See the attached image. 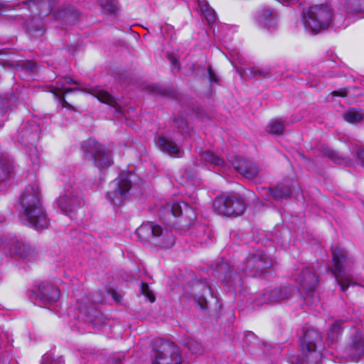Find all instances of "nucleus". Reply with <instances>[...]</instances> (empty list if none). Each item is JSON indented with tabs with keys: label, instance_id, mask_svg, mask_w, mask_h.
<instances>
[{
	"label": "nucleus",
	"instance_id": "412c9836",
	"mask_svg": "<svg viewBox=\"0 0 364 364\" xmlns=\"http://www.w3.org/2000/svg\"><path fill=\"white\" fill-rule=\"evenodd\" d=\"M228 160L239 173L247 178H253L258 174V168L252 162L240 159L232 161L230 159H228Z\"/></svg>",
	"mask_w": 364,
	"mask_h": 364
},
{
	"label": "nucleus",
	"instance_id": "bb28decb",
	"mask_svg": "<svg viewBox=\"0 0 364 364\" xmlns=\"http://www.w3.org/2000/svg\"><path fill=\"white\" fill-rule=\"evenodd\" d=\"M183 345L193 354L200 355L203 353L202 344L196 338H186Z\"/></svg>",
	"mask_w": 364,
	"mask_h": 364
},
{
	"label": "nucleus",
	"instance_id": "4c0bfd02",
	"mask_svg": "<svg viewBox=\"0 0 364 364\" xmlns=\"http://www.w3.org/2000/svg\"><path fill=\"white\" fill-rule=\"evenodd\" d=\"M141 292L151 302L155 301V296L153 292L150 290L148 284L143 282L141 286Z\"/></svg>",
	"mask_w": 364,
	"mask_h": 364
},
{
	"label": "nucleus",
	"instance_id": "393cba45",
	"mask_svg": "<svg viewBox=\"0 0 364 364\" xmlns=\"http://www.w3.org/2000/svg\"><path fill=\"white\" fill-rule=\"evenodd\" d=\"M239 73L242 77L245 75L250 77H266L270 73V69L267 67H252Z\"/></svg>",
	"mask_w": 364,
	"mask_h": 364
},
{
	"label": "nucleus",
	"instance_id": "473e14b6",
	"mask_svg": "<svg viewBox=\"0 0 364 364\" xmlns=\"http://www.w3.org/2000/svg\"><path fill=\"white\" fill-rule=\"evenodd\" d=\"M346 9L355 12H364V0H346Z\"/></svg>",
	"mask_w": 364,
	"mask_h": 364
},
{
	"label": "nucleus",
	"instance_id": "dca6fc26",
	"mask_svg": "<svg viewBox=\"0 0 364 364\" xmlns=\"http://www.w3.org/2000/svg\"><path fill=\"white\" fill-rule=\"evenodd\" d=\"M40 128L35 122H30L25 124L19 134V140L25 145H33L38 141Z\"/></svg>",
	"mask_w": 364,
	"mask_h": 364
},
{
	"label": "nucleus",
	"instance_id": "09e8293b",
	"mask_svg": "<svg viewBox=\"0 0 364 364\" xmlns=\"http://www.w3.org/2000/svg\"><path fill=\"white\" fill-rule=\"evenodd\" d=\"M153 92H154L156 93H160V94L164 95V91L161 90V89H159V87H155V89L153 90Z\"/></svg>",
	"mask_w": 364,
	"mask_h": 364
},
{
	"label": "nucleus",
	"instance_id": "603ef678",
	"mask_svg": "<svg viewBox=\"0 0 364 364\" xmlns=\"http://www.w3.org/2000/svg\"><path fill=\"white\" fill-rule=\"evenodd\" d=\"M183 215H185L188 218V223H192L193 221V220L191 221L188 215H186L185 213H183V215H181L180 216L183 217ZM181 220H183V218H181Z\"/></svg>",
	"mask_w": 364,
	"mask_h": 364
},
{
	"label": "nucleus",
	"instance_id": "6ab92c4d",
	"mask_svg": "<svg viewBox=\"0 0 364 364\" xmlns=\"http://www.w3.org/2000/svg\"><path fill=\"white\" fill-rule=\"evenodd\" d=\"M291 295V289L290 287H285L281 289H275L263 294L261 296V301L259 304H273L275 302H279L289 298Z\"/></svg>",
	"mask_w": 364,
	"mask_h": 364
},
{
	"label": "nucleus",
	"instance_id": "e433bc0d",
	"mask_svg": "<svg viewBox=\"0 0 364 364\" xmlns=\"http://www.w3.org/2000/svg\"><path fill=\"white\" fill-rule=\"evenodd\" d=\"M79 88H65V83L63 82L59 81L58 82V90L55 92V95H65L69 92H71L74 90H78Z\"/></svg>",
	"mask_w": 364,
	"mask_h": 364
},
{
	"label": "nucleus",
	"instance_id": "4468645a",
	"mask_svg": "<svg viewBox=\"0 0 364 364\" xmlns=\"http://www.w3.org/2000/svg\"><path fill=\"white\" fill-rule=\"evenodd\" d=\"M346 353L353 361L364 356V336L360 331H355L352 336L350 343L346 348Z\"/></svg>",
	"mask_w": 364,
	"mask_h": 364
},
{
	"label": "nucleus",
	"instance_id": "f8f14e48",
	"mask_svg": "<svg viewBox=\"0 0 364 364\" xmlns=\"http://www.w3.org/2000/svg\"><path fill=\"white\" fill-rule=\"evenodd\" d=\"M0 248L6 253L16 254L24 259H30L36 253L35 247L16 237L1 240Z\"/></svg>",
	"mask_w": 364,
	"mask_h": 364
},
{
	"label": "nucleus",
	"instance_id": "864d4df0",
	"mask_svg": "<svg viewBox=\"0 0 364 364\" xmlns=\"http://www.w3.org/2000/svg\"><path fill=\"white\" fill-rule=\"evenodd\" d=\"M4 217L2 215H0V223L4 220Z\"/></svg>",
	"mask_w": 364,
	"mask_h": 364
},
{
	"label": "nucleus",
	"instance_id": "1a4fd4ad",
	"mask_svg": "<svg viewBox=\"0 0 364 364\" xmlns=\"http://www.w3.org/2000/svg\"><path fill=\"white\" fill-rule=\"evenodd\" d=\"M272 266V260L260 250L250 253L240 264L239 269L245 274L256 277Z\"/></svg>",
	"mask_w": 364,
	"mask_h": 364
},
{
	"label": "nucleus",
	"instance_id": "79ce46f5",
	"mask_svg": "<svg viewBox=\"0 0 364 364\" xmlns=\"http://www.w3.org/2000/svg\"><path fill=\"white\" fill-rule=\"evenodd\" d=\"M278 188H279V189L288 188L289 191V194L287 196L282 198V200L287 199L291 196V190L289 186H286V185H283V184H278L277 186H275V188L273 189V192H275L277 194H281V193H282V191L280 190H277Z\"/></svg>",
	"mask_w": 364,
	"mask_h": 364
},
{
	"label": "nucleus",
	"instance_id": "f03ea898",
	"mask_svg": "<svg viewBox=\"0 0 364 364\" xmlns=\"http://www.w3.org/2000/svg\"><path fill=\"white\" fill-rule=\"evenodd\" d=\"M333 10L328 4L311 6L304 12V25L312 33L326 29L332 21Z\"/></svg>",
	"mask_w": 364,
	"mask_h": 364
},
{
	"label": "nucleus",
	"instance_id": "2eb2a0df",
	"mask_svg": "<svg viewBox=\"0 0 364 364\" xmlns=\"http://www.w3.org/2000/svg\"><path fill=\"white\" fill-rule=\"evenodd\" d=\"M295 281L308 294L314 291L318 283L316 273L310 268L304 269Z\"/></svg>",
	"mask_w": 364,
	"mask_h": 364
},
{
	"label": "nucleus",
	"instance_id": "a18cd8bd",
	"mask_svg": "<svg viewBox=\"0 0 364 364\" xmlns=\"http://www.w3.org/2000/svg\"><path fill=\"white\" fill-rule=\"evenodd\" d=\"M63 80L68 83V84H75V85H79V82L76 80H73L72 78L69 77H65L63 78Z\"/></svg>",
	"mask_w": 364,
	"mask_h": 364
},
{
	"label": "nucleus",
	"instance_id": "c03bdc74",
	"mask_svg": "<svg viewBox=\"0 0 364 364\" xmlns=\"http://www.w3.org/2000/svg\"><path fill=\"white\" fill-rule=\"evenodd\" d=\"M208 73H209L210 80L212 81V82H216L218 81L217 77L212 72L210 68L208 69Z\"/></svg>",
	"mask_w": 364,
	"mask_h": 364
},
{
	"label": "nucleus",
	"instance_id": "0eeeda50",
	"mask_svg": "<svg viewBox=\"0 0 364 364\" xmlns=\"http://www.w3.org/2000/svg\"><path fill=\"white\" fill-rule=\"evenodd\" d=\"M333 268L332 273L340 287L341 290L345 292L350 286L356 285L353 277L345 272V262L346 256L342 249L334 248L332 250Z\"/></svg>",
	"mask_w": 364,
	"mask_h": 364
},
{
	"label": "nucleus",
	"instance_id": "a19ab883",
	"mask_svg": "<svg viewBox=\"0 0 364 364\" xmlns=\"http://www.w3.org/2000/svg\"><path fill=\"white\" fill-rule=\"evenodd\" d=\"M358 162L364 168V149L361 147H356L354 149Z\"/></svg>",
	"mask_w": 364,
	"mask_h": 364
},
{
	"label": "nucleus",
	"instance_id": "cd10ccee",
	"mask_svg": "<svg viewBox=\"0 0 364 364\" xmlns=\"http://www.w3.org/2000/svg\"><path fill=\"white\" fill-rule=\"evenodd\" d=\"M202 160L213 164L215 167H222L225 164L223 159L212 151H205L201 155Z\"/></svg>",
	"mask_w": 364,
	"mask_h": 364
},
{
	"label": "nucleus",
	"instance_id": "37998d69",
	"mask_svg": "<svg viewBox=\"0 0 364 364\" xmlns=\"http://www.w3.org/2000/svg\"><path fill=\"white\" fill-rule=\"evenodd\" d=\"M60 100V103L63 108H68L71 109L73 108L72 105H70L65 99V97L63 95H56Z\"/></svg>",
	"mask_w": 364,
	"mask_h": 364
},
{
	"label": "nucleus",
	"instance_id": "a211bd4d",
	"mask_svg": "<svg viewBox=\"0 0 364 364\" xmlns=\"http://www.w3.org/2000/svg\"><path fill=\"white\" fill-rule=\"evenodd\" d=\"M85 92L93 95L100 102L109 105L115 108L117 112H122V108L119 106L117 100L107 91L99 87H90L83 90Z\"/></svg>",
	"mask_w": 364,
	"mask_h": 364
},
{
	"label": "nucleus",
	"instance_id": "2f4dec72",
	"mask_svg": "<svg viewBox=\"0 0 364 364\" xmlns=\"http://www.w3.org/2000/svg\"><path fill=\"white\" fill-rule=\"evenodd\" d=\"M322 152L324 156H327L336 164L345 162V159L343 157H342L338 152L328 147L323 148Z\"/></svg>",
	"mask_w": 364,
	"mask_h": 364
},
{
	"label": "nucleus",
	"instance_id": "8fccbe9b",
	"mask_svg": "<svg viewBox=\"0 0 364 364\" xmlns=\"http://www.w3.org/2000/svg\"><path fill=\"white\" fill-rule=\"evenodd\" d=\"M176 124H178V123H181V124H183L185 127H186V124L185 122H183V120H176Z\"/></svg>",
	"mask_w": 364,
	"mask_h": 364
},
{
	"label": "nucleus",
	"instance_id": "7ed1b4c3",
	"mask_svg": "<svg viewBox=\"0 0 364 364\" xmlns=\"http://www.w3.org/2000/svg\"><path fill=\"white\" fill-rule=\"evenodd\" d=\"M136 235L138 240L144 244L154 242L165 248H171L175 243V239L171 232L151 223L142 224L137 229Z\"/></svg>",
	"mask_w": 364,
	"mask_h": 364
},
{
	"label": "nucleus",
	"instance_id": "f3484780",
	"mask_svg": "<svg viewBox=\"0 0 364 364\" xmlns=\"http://www.w3.org/2000/svg\"><path fill=\"white\" fill-rule=\"evenodd\" d=\"M32 2L36 5L42 16H46L52 12L53 18L58 20L63 18L66 13V10L60 11L56 9L57 0H33Z\"/></svg>",
	"mask_w": 364,
	"mask_h": 364
},
{
	"label": "nucleus",
	"instance_id": "5701e85b",
	"mask_svg": "<svg viewBox=\"0 0 364 364\" xmlns=\"http://www.w3.org/2000/svg\"><path fill=\"white\" fill-rule=\"evenodd\" d=\"M157 145L161 150L170 155H177L180 152V147L174 141L165 136L159 137Z\"/></svg>",
	"mask_w": 364,
	"mask_h": 364
},
{
	"label": "nucleus",
	"instance_id": "ea45409f",
	"mask_svg": "<svg viewBox=\"0 0 364 364\" xmlns=\"http://www.w3.org/2000/svg\"><path fill=\"white\" fill-rule=\"evenodd\" d=\"M41 364H64L61 358L53 359L50 355L46 354L43 357V362Z\"/></svg>",
	"mask_w": 364,
	"mask_h": 364
},
{
	"label": "nucleus",
	"instance_id": "9b49d317",
	"mask_svg": "<svg viewBox=\"0 0 364 364\" xmlns=\"http://www.w3.org/2000/svg\"><path fill=\"white\" fill-rule=\"evenodd\" d=\"M183 213L189 217L191 221L196 219L193 209L184 202L164 205L160 210L159 216L165 223L173 225V219L180 217Z\"/></svg>",
	"mask_w": 364,
	"mask_h": 364
},
{
	"label": "nucleus",
	"instance_id": "de8ad7c7",
	"mask_svg": "<svg viewBox=\"0 0 364 364\" xmlns=\"http://www.w3.org/2000/svg\"><path fill=\"white\" fill-rule=\"evenodd\" d=\"M121 363V359L119 358H113L110 361V364H119Z\"/></svg>",
	"mask_w": 364,
	"mask_h": 364
},
{
	"label": "nucleus",
	"instance_id": "5fc2aeb1",
	"mask_svg": "<svg viewBox=\"0 0 364 364\" xmlns=\"http://www.w3.org/2000/svg\"><path fill=\"white\" fill-rule=\"evenodd\" d=\"M4 7H5L4 4H3L2 3L0 2V10Z\"/></svg>",
	"mask_w": 364,
	"mask_h": 364
},
{
	"label": "nucleus",
	"instance_id": "20e7f679",
	"mask_svg": "<svg viewBox=\"0 0 364 364\" xmlns=\"http://www.w3.org/2000/svg\"><path fill=\"white\" fill-rule=\"evenodd\" d=\"M181 362V351L173 343L163 339L154 341L151 364H180Z\"/></svg>",
	"mask_w": 364,
	"mask_h": 364
},
{
	"label": "nucleus",
	"instance_id": "6e6552de",
	"mask_svg": "<svg viewBox=\"0 0 364 364\" xmlns=\"http://www.w3.org/2000/svg\"><path fill=\"white\" fill-rule=\"evenodd\" d=\"M82 151L85 158L93 160L95 166L99 168H106L111 166L112 156L105 146L94 139H89L82 145Z\"/></svg>",
	"mask_w": 364,
	"mask_h": 364
},
{
	"label": "nucleus",
	"instance_id": "f257e3e1",
	"mask_svg": "<svg viewBox=\"0 0 364 364\" xmlns=\"http://www.w3.org/2000/svg\"><path fill=\"white\" fill-rule=\"evenodd\" d=\"M40 189L38 185L27 186L21 196L20 203L28 221L37 230L48 227V220L40 201Z\"/></svg>",
	"mask_w": 364,
	"mask_h": 364
},
{
	"label": "nucleus",
	"instance_id": "c756f323",
	"mask_svg": "<svg viewBox=\"0 0 364 364\" xmlns=\"http://www.w3.org/2000/svg\"><path fill=\"white\" fill-rule=\"evenodd\" d=\"M259 21L269 26H274V16L270 9H264L259 16Z\"/></svg>",
	"mask_w": 364,
	"mask_h": 364
},
{
	"label": "nucleus",
	"instance_id": "4be33fe9",
	"mask_svg": "<svg viewBox=\"0 0 364 364\" xmlns=\"http://www.w3.org/2000/svg\"><path fill=\"white\" fill-rule=\"evenodd\" d=\"M14 171V164L7 156L0 153V182L9 178Z\"/></svg>",
	"mask_w": 364,
	"mask_h": 364
},
{
	"label": "nucleus",
	"instance_id": "49530a36",
	"mask_svg": "<svg viewBox=\"0 0 364 364\" xmlns=\"http://www.w3.org/2000/svg\"><path fill=\"white\" fill-rule=\"evenodd\" d=\"M169 60L172 65H173L174 66L178 67V68L179 67V63L175 57L169 56Z\"/></svg>",
	"mask_w": 364,
	"mask_h": 364
},
{
	"label": "nucleus",
	"instance_id": "58836bf2",
	"mask_svg": "<svg viewBox=\"0 0 364 364\" xmlns=\"http://www.w3.org/2000/svg\"><path fill=\"white\" fill-rule=\"evenodd\" d=\"M350 90H355V91H358V87H350V88H343L339 90L333 91V92H332L331 94L333 96L343 97H348Z\"/></svg>",
	"mask_w": 364,
	"mask_h": 364
},
{
	"label": "nucleus",
	"instance_id": "72a5a7b5",
	"mask_svg": "<svg viewBox=\"0 0 364 364\" xmlns=\"http://www.w3.org/2000/svg\"><path fill=\"white\" fill-rule=\"evenodd\" d=\"M284 129V124L279 120H272L269 124V131L274 134H282Z\"/></svg>",
	"mask_w": 364,
	"mask_h": 364
},
{
	"label": "nucleus",
	"instance_id": "423d86ee",
	"mask_svg": "<svg viewBox=\"0 0 364 364\" xmlns=\"http://www.w3.org/2000/svg\"><path fill=\"white\" fill-rule=\"evenodd\" d=\"M215 210L226 217H237L242 215L246 208L245 200L237 195H223L217 197L213 203Z\"/></svg>",
	"mask_w": 364,
	"mask_h": 364
},
{
	"label": "nucleus",
	"instance_id": "ddd939ff",
	"mask_svg": "<svg viewBox=\"0 0 364 364\" xmlns=\"http://www.w3.org/2000/svg\"><path fill=\"white\" fill-rule=\"evenodd\" d=\"M319 340L318 333L314 329L306 330L303 338L300 339L301 350L308 364L316 362L320 357L319 353L316 352V343Z\"/></svg>",
	"mask_w": 364,
	"mask_h": 364
},
{
	"label": "nucleus",
	"instance_id": "9d476101",
	"mask_svg": "<svg viewBox=\"0 0 364 364\" xmlns=\"http://www.w3.org/2000/svg\"><path fill=\"white\" fill-rule=\"evenodd\" d=\"M134 178V175L130 173H122L118 176L114 182V189L107 193L112 204L119 205L128 197L133 186Z\"/></svg>",
	"mask_w": 364,
	"mask_h": 364
},
{
	"label": "nucleus",
	"instance_id": "aec40b11",
	"mask_svg": "<svg viewBox=\"0 0 364 364\" xmlns=\"http://www.w3.org/2000/svg\"><path fill=\"white\" fill-rule=\"evenodd\" d=\"M39 299L45 303L53 304L60 297L59 289L48 282H43L39 286Z\"/></svg>",
	"mask_w": 364,
	"mask_h": 364
},
{
	"label": "nucleus",
	"instance_id": "7c9ffc66",
	"mask_svg": "<svg viewBox=\"0 0 364 364\" xmlns=\"http://www.w3.org/2000/svg\"><path fill=\"white\" fill-rule=\"evenodd\" d=\"M341 331V323L338 321L333 322L331 324L328 333V338L330 339L332 342L336 341Z\"/></svg>",
	"mask_w": 364,
	"mask_h": 364
},
{
	"label": "nucleus",
	"instance_id": "39448f33",
	"mask_svg": "<svg viewBox=\"0 0 364 364\" xmlns=\"http://www.w3.org/2000/svg\"><path fill=\"white\" fill-rule=\"evenodd\" d=\"M83 204L81 188L76 179L70 180L65 186L64 193L58 200L62 212L68 214L74 212Z\"/></svg>",
	"mask_w": 364,
	"mask_h": 364
},
{
	"label": "nucleus",
	"instance_id": "f704fd0d",
	"mask_svg": "<svg viewBox=\"0 0 364 364\" xmlns=\"http://www.w3.org/2000/svg\"><path fill=\"white\" fill-rule=\"evenodd\" d=\"M28 156L30 157V160L31 161V164L33 168H37L39 166L41 160L38 151L36 146H31L29 148Z\"/></svg>",
	"mask_w": 364,
	"mask_h": 364
},
{
	"label": "nucleus",
	"instance_id": "3c124183",
	"mask_svg": "<svg viewBox=\"0 0 364 364\" xmlns=\"http://www.w3.org/2000/svg\"><path fill=\"white\" fill-rule=\"evenodd\" d=\"M43 28H39V29H36V31L39 33V34H42L43 33Z\"/></svg>",
	"mask_w": 364,
	"mask_h": 364
},
{
	"label": "nucleus",
	"instance_id": "c85d7f7f",
	"mask_svg": "<svg viewBox=\"0 0 364 364\" xmlns=\"http://www.w3.org/2000/svg\"><path fill=\"white\" fill-rule=\"evenodd\" d=\"M363 114L354 108H350L343 114V118L349 123H356L361 121Z\"/></svg>",
	"mask_w": 364,
	"mask_h": 364
},
{
	"label": "nucleus",
	"instance_id": "b1692460",
	"mask_svg": "<svg viewBox=\"0 0 364 364\" xmlns=\"http://www.w3.org/2000/svg\"><path fill=\"white\" fill-rule=\"evenodd\" d=\"M277 190H279V188ZM280 191H282V193L277 194V193L273 192V189L271 188L262 187L259 188V193L260 196H262L264 199L267 200H282V198L287 196L289 194V191L288 188L280 189Z\"/></svg>",
	"mask_w": 364,
	"mask_h": 364
},
{
	"label": "nucleus",
	"instance_id": "a878e982",
	"mask_svg": "<svg viewBox=\"0 0 364 364\" xmlns=\"http://www.w3.org/2000/svg\"><path fill=\"white\" fill-rule=\"evenodd\" d=\"M200 11L208 23H213L215 20V13L210 6L206 0H198Z\"/></svg>",
	"mask_w": 364,
	"mask_h": 364
},
{
	"label": "nucleus",
	"instance_id": "c9c22d12",
	"mask_svg": "<svg viewBox=\"0 0 364 364\" xmlns=\"http://www.w3.org/2000/svg\"><path fill=\"white\" fill-rule=\"evenodd\" d=\"M100 5L108 12H114L117 9V0H98Z\"/></svg>",
	"mask_w": 364,
	"mask_h": 364
}]
</instances>
